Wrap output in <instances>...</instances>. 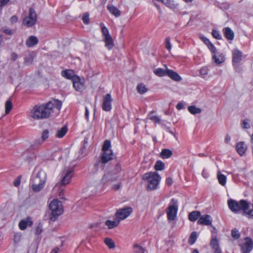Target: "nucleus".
<instances>
[{
    "label": "nucleus",
    "instance_id": "1",
    "mask_svg": "<svg viewBox=\"0 0 253 253\" xmlns=\"http://www.w3.org/2000/svg\"><path fill=\"white\" fill-rule=\"evenodd\" d=\"M62 105L61 101L53 99L46 104L36 105L30 112L29 116L37 120L47 118L54 111H57L58 113Z\"/></svg>",
    "mask_w": 253,
    "mask_h": 253
},
{
    "label": "nucleus",
    "instance_id": "2",
    "mask_svg": "<svg viewBox=\"0 0 253 253\" xmlns=\"http://www.w3.org/2000/svg\"><path fill=\"white\" fill-rule=\"evenodd\" d=\"M228 205L232 211L236 212L242 210L243 214L246 215L248 218H253V204L249 203L244 200L238 202L230 199L228 201Z\"/></svg>",
    "mask_w": 253,
    "mask_h": 253
},
{
    "label": "nucleus",
    "instance_id": "3",
    "mask_svg": "<svg viewBox=\"0 0 253 253\" xmlns=\"http://www.w3.org/2000/svg\"><path fill=\"white\" fill-rule=\"evenodd\" d=\"M143 180L147 183L148 190H153L157 188L161 176L156 172H150L142 175Z\"/></svg>",
    "mask_w": 253,
    "mask_h": 253
},
{
    "label": "nucleus",
    "instance_id": "4",
    "mask_svg": "<svg viewBox=\"0 0 253 253\" xmlns=\"http://www.w3.org/2000/svg\"><path fill=\"white\" fill-rule=\"evenodd\" d=\"M46 179V173L40 170L33 179L32 188L34 192H39L44 187Z\"/></svg>",
    "mask_w": 253,
    "mask_h": 253
},
{
    "label": "nucleus",
    "instance_id": "5",
    "mask_svg": "<svg viewBox=\"0 0 253 253\" xmlns=\"http://www.w3.org/2000/svg\"><path fill=\"white\" fill-rule=\"evenodd\" d=\"M49 209L51 211L50 219L55 221L56 218L63 212V207L61 202L54 199L49 204Z\"/></svg>",
    "mask_w": 253,
    "mask_h": 253
},
{
    "label": "nucleus",
    "instance_id": "6",
    "mask_svg": "<svg viewBox=\"0 0 253 253\" xmlns=\"http://www.w3.org/2000/svg\"><path fill=\"white\" fill-rule=\"evenodd\" d=\"M111 147V142L109 140H106L104 141L102 151L103 154L101 156V163L106 164L113 159V152Z\"/></svg>",
    "mask_w": 253,
    "mask_h": 253
},
{
    "label": "nucleus",
    "instance_id": "7",
    "mask_svg": "<svg viewBox=\"0 0 253 253\" xmlns=\"http://www.w3.org/2000/svg\"><path fill=\"white\" fill-rule=\"evenodd\" d=\"M178 210V205L177 200L172 199L169 204L167 210L168 219L169 220L175 219Z\"/></svg>",
    "mask_w": 253,
    "mask_h": 253
},
{
    "label": "nucleus",
    "instance_id": "8",
    "mask_svg": "<svg viewBox=\"0 0 253 253\" xmlns=\"http://www.w3.org/2000/svg\"><path fill=\"white\" fill-rule=\"evenodd\" d=\"M37 19V14L34 9L30 8L28 15L23 20V24L27 27H31L35 24Z\"/></svg>",
    "mask_w": 253,
    "mask_h": 253
},
{
    "label": "nucleus",
    "instance_id": "9",
    "mask_svg": "<svg viewBox=\"0 0 253 253\" xmlns=\"http://www.w3.org/2000/svg\"><path fill=\"white\" fill-rule=\"evenodd\" d=\"M242 253H250L253 248V242L250 237H246L240 245Z\"/></svg>",
    "mask_w": 253,
    "mask_h": 253
},
{
    "label": "nucleus",
    "instance_id": "10",
    "mask_svg": "<svg viewBox=\"0 0 253 253\" xmlns=\"http://www.w3.org/2000/svg\"><path fill=\"white\" fill-rule=\"evenodd\" d=\"M132 212V209L131 207H126L118 210L116 213V216L119 220H124Z\"/></svg>",
    "mask_w": 253,
    "mask_h": 253
},
{
    "label": "nucleus",
    "instance_id": "11",
    "mask_svg": "<svg viewBox=\"0 0 253 253\" xmlns=\"http://www.w3.org/2000/svg\"><path fill=\"white\" fill-rule=\"evenodd\" d=\"M113 99L110 94L108 93L104 96L102 105V109L106 112L110 111L112 109Z\"/></svg>",
    "mask_w": 253,
    "mask_h": 253
},
{
    "label": "nucleus",
    "instance_id": "12",
    "mask_svg": "<svg viewBox=\"0 0 253 253\" xmlns=\"http://www.w3.org/2000/svg\"><path fill=\"white\" fill-rule=\"evenodd\" d=\"M242 52L237 48H235L232 51V63L234 66L241 62L242 59Z\"/></svg>",
    "mask_w": 253,
    "mask_h": 253
},
{
    "label": "nucleus",
    "instance_id": "13",
    "mask_svg": "<svg viewBox=\"0 0 253 253\" xmlns=\"http://www.w3.org/2000/svg\"><path fill=\"white\" fill-rule=\"evenodd\" d=\"M73 175V170L71 169H67L63 174L61 183L63 185L69 184Z\"/></svg>",
    "mask_w": 253,
    "mask_h": 253
},
{
    "label": "nucleus",
    "instance_id": "14",
    "mask_svg": "<svg viewBox=\"0 0 253 253\" xmlns=\"http://www.w3.org/2000/svg\"><path fill=\"white\" fill-rule=\"evenodd\" d=\"M198 224L210 225L212 223V218L210 215H204L200 217L197 222Z\"/></svg>",
    "mask_w": 253,
    "mask_h": 253
},
{
    "label": "nucleus",
    "instance_id": "15",
    "mask_svg": "<svg viewBox=\"0 0 253 253\" xmlns=\"http://www.w3.org/2000/svg\"><path fill=\"white\" fill-rule=\"evenodd\" d=\"M73 84L74 87L77 91H81L84 88V84L81 81V79L79 76L74 79Z\"/></svg>",
    "mask_w": 253,
    "mask_h": 253
},
{
    "label": "nucleus",
    "instance_id": "16",
    "mask_svg": "<svg viewBox=\"0 0 253 253\" xmlns=\"http://www.w3.org/2000/svg\"><path fill=\"white\" fill-rule=\"evenodd\" d=\"M33 221L30 217L21 220L19 223V227L21 230H25L28 226H31L33 225Z\"/></svg>",
    "mask_w": 253,
    "mask_h": 253
},
{
    "label": "nucleus",
    "instance_id": "17",
    "mask_svg": "<svg viewBox=\"0 0 253 253\" xmlns=\"http://www.w3.org/2000/svg\"><path fill=\"white\" fill-rule=\"evenodd\" d=\"M61 75L67 79L72 80L73 81L75 77H77L75 72L72 70H63L61 72Z\"/></svg>",
    "mask_w": 253,
    "mask_h": 253
},
{
    "label": "nucleus",
    "instance_id": "18",
    "mask_svg": "<svg viewBox=\"0 0 253 253\" xmlns=\"http://www.w3.org/2000/svg\"><path fill=\"white\" fill-rule=\"evenodd\" d=\"M39 42L38 38L34 36H31L27 40L26 42V45L29 47H32L36 45Z\"/></svg>",
    "mask_w": 253,
    "mask_h": 253
},
{
    "label": "nucleus",
    "instance_id": "19",
    "mask_svg": "<svg viewBox=\"0 0 253 253\" xmlns=\"http://www.w3.org/2000/svg\"><path fill=\"white\" fill-rule=\"evenodd\" d=\"M236 149L240 156H243L247 150V147L243 141L238 142L236 145Z\"/></svg>",
    "mask_w": 253,
    "mask_h": 253
},
{
    "label": "nucleus",
    "instance_id": "20",
    "mask_svg": "<svg viewBox=\"0 0 253 253\" xmlns=\"http://www.w3.org/2000/svg\"><path fill=\"white\" fill-rule=\"evenodd\" d=\"M167 76L176 82L180 81L181 80V77L176 72L171 70L167 69Z\"/></svg>",
    "mask_w": 253,
    "mask_h": 253
},
{
    "label": "nucleus",
    "instance_id": "21",
    "mask_svg": "<svg viewBox=\"0 0 253 253\" xmlns=\"http://www.w3.org/2000/svg\"><path fill=\"white\" fill-rule=\"evenodd\" d=\"M115 175L116 172H114L113 174H112L110 172H107L104 174L102 178V180L104 182H106L109 180H115L118 178V176H116Z\"/></svg>",
    "mask_w": 253,
    "mask_h": 253
},
{
    "label": "nucleus",
    "instance_id": "22",
    "mask_svg": "<svg viewBox=\"0 0 253 253\" xmlns=\"http://www.w3.org/2000/svg\"><path fill=\"white\" fill-rule=\"evenodd\" d=\"M119 223V220L116 219L113 221L111 220H107L105 221V224L106 226H107L109 229H112L118 226Z\"/></svg>",
    "mask_w": 253,
    "mask_h": 253
},
{
    "label": "nucleus",
    "instance_id": "23",
    "mask_svg": "<svg viewBox=\"0 0 253 253\" xmlns=\"http://www.w3.org/2000/svg\"><path fill=\"white\" fill-rule=\"evenodd\" d=\"M223 33L226 38L228 40H232L234 38L233 31L229 27H226L223 29Z\"/></svg>",
    "mask_w": 253,
    "mask_h": 253
},
{
    "label": "nucleus",
    "instance_id": "24",
    "mask_svg": "<svg viewBox=\"0 0 253 253\" xmlns=\"http://www.w3.org/2000/svg\"><path fill=\"white\" fill-rule=\"evenodd\" d=\"M212 58L216 64H221L224 62L225 60L224 56L221 53H217V54L213 55Z\"/></svg>",
    "mask_w": 253,
    "mask_h": 253
},
{
    "label": "nucleus",
    "instance_id": "25",
    "mask_svg": "<svg viewBox=\"0 0 253 253\" xmlns=\"http://www.w3.org/2000/svg\"><path fill=\"white\" fill-rule=\"evenodd\" d=\"M106 47L109 49H111L114 46V42L111 36L105 37L103 39Z\"/></svg>",
    "mask_w": 253,
    "mask_h": 253
},
{
    "label": "nucleus",
    "instance_id": "26",
    "mask_svg": "<svg viewBox=\"0 0 253 253\" xmlns=\"http://www.w3.org/2000/svg\"><path fill=\"white\" fill-rule=\"evenodd\" d=\"M35 57V54L33 52H30L27 54L24 58V64L26 65H31Z\"/></svg>",
    "mask_w": 253,
    "mask_h": 253
},
{
    "label": "nucleus",
    "instance_id": "27",
    "mask_svg": "<svg viewBox=\"0 0 253 253\" xmlns=\"http://www.w3.org/2000/svg\"><path fill=\"white\" fill-rule=\"evenodd\" d=\"M217 177L219 183L222 186H225L226 183V176L222 174L220 171H218L217 173Z\"/></svg>",
    "mask_w": 253,
    "mask_h": 253
},
{
    "label": "nucleus",
    "instance_id": "28",
    "mask_svg": "<svg viewBox=\"0 0 253 253\" xmlns=\"http://www.w3.org/2000/svg\"><path fill=\"white\" fill-rule=\"evenodd\" d=\"M201 212L199 211H193L190 212L188 216L189 219L191 221H196L201 216Z\"/></svg>",
    "mask_w": 253,
    "mask_h": 253
},
{
    "label": "nucleus",
    "instance_id": "29",
    "mask_svg": "<svg viewBox=\"0 0 253 253\" xmlns=\"http://www.w3.org/2000/svg\"><path fill=\"white\" fill-rule=\"evenodd\" d=\"M109 11L116 17H119L120 15V11L113 5H109L107 6Z\"/></svg>",
    "mask_w": 253,
    "mask_h": 253
},
{
    "label": "nucleus",
    "instance_id": "30",
    "mask_svg": "<svg viewBox=\"0 0 253 253\" xmlns=\"http://www.w3.org/2000/svg\"><path fill=\"white\" fill-rule=\"evenodd\" d=\"M104 242L105 245L110 249H114L116 247L115 243L114 241L110 238H106L104 239Z\"/></svg>",
    "mask_w": 253,
    "mask_h": 253
},
{
    "label": "nucleus",
    "instance_id": "31",
    "mask_svg": "<svg viewBox=\"0 0 253 253\" xmlns=\"http://www.w3.org/2000/svg\"><path fill=\"white\" fill-rule=\"evenodd\" d=\"M67 131L68 127L66 126H64L57 131L56 136L58 138H62L66 134Z\"/></svg>",
    "mask_w": 253,
    "mask_h": 253
},
{
    "label": "nucleus",
    "instance_id": "32",
    "mask_svg": "<svg viewBox=\"0 0 253 253\" xmlns=\"http://www.w3.org/2000/svg\"><path fill=\"white\" fill-rule=\"evenodd\" d=\"M172 152L171 150L167 149L162 150L160 153V156L163 159H168L171 156Z\"/></svg>",
    "mask_w": 253,
    "mask_h": 253
},
{
    "label": "nucleus",
    "instance_id": "33",
    "mask_svg": "<svg viewBox=\"0 0 253 253\" xmlns=\"http://www.w3.org/2000/svg\"><path fill=\"white\" fill-rule=\"evenodd\" d=\"M148 118L155 123L160 124L161 122L160 117L154 115V112H151L149 114Z\"/></svg>",
    "mask_w": 253,
    "mask_h": 253
},
{
    "label": "nucleus",
    "instance_id": "34",
    "mask_svg": "<svg viewBox=\"0 0 253 253\" xmlns=\"http://www.w3.org/2000/svg\"><path fill=\"white\" fill-rule=\"evenodd\" d=\"M188 110L189 112L193 115L200 114L202 112V110L200 108H197L194 105L189 106Z\"/></svg>",
    "mask_w": 253,
    "mask_h": 253
},
{
    "label": "nucleus",
    "instance_id": "35",
    "mask_svg": "<svg viewBox=\"0 0 253 253\" xmlns=\"http://www.w3.org/2000/svg\"><path fill=\"white\" fill-rule=\"evenodd\" d=\"M252 125V121L250 119H246L242 122V127L245 129H249L251 127Z\"/></svg>",
    "mask_w": 253,
    "mask_h": 253
},
{
    "label": "nucleus",
    "instance_id": "36",
    "mask_svg": "<svg viewBox=\"0 0 253 253\" xmlns=\"http://www.w3.org/2000/svg\"><path fill=\"white\" fill-rule=\"evenodd\" d=\"M167 69H168L165 70L162 68H157L154 70V73L159 77L167 76Z\"/></svg>",
    "mask_w": 253,
    "mask_h": 253
},
{
    "label": "nucleus",
    "instance_id": "37",
    "mask_svg": "<svg viewBox=\"0 0 253 253\" xmlns=\"http://www.w3.org/2000/svg\"><path fill=\"white\" fill-rule=\"evenodd\" d=\"M136 89L137 91L140 94H144L148 91V88L143 84H138Z\"/></svg>",
    "mask_w": 253,
    "mask_h": 253
},
{
    "label": "nucleus",
    "instance_id": "38",
    "mask_svg": "<svg viewBox=\"0 0 253 253\" xmlns=\"http://www.w3.org/2000/svg\"><path fill=\"white\" fill-rule=\"evenodd\" d=\"M210 245L213 249L219 248L218 241L215 236H212Z\"/></svg>",
    "mask_w": 253,
    "mask_h": 253
},
{
    "label": "nucleus",
    "instance_id": "39",
    "mask_svg": "<svg viewBox=\"0 0 253 253\" xmlns=\"http://www.w3.org/2000/svg\"><path fill=\"white\" fill-rule=\"evenodd\" d=\"M100 27L101 28V31L102 33V36L103 37V39L105 37H108L111 36L110 34H109L108 29L104 25L103 23L100 24Z\"/></svg>",
    "mask_w": 253,
    "mask_h": 253
},
{
    "label": "nucleus",
    "instance_id": "40",
    "mask_svg": "<svg viewBox=\"0 0 253 253\" xmlns=\"http://www.w3.org/2000/svg\"><path fill=\"white\" fill-rule=\"evenodd\" d=\"M197 238V234L196 232H192L189 237L188 242L190 244H193L196 241Z\"/></svg>",
    "mask_w": 253,
    "mask_h": 253
},
{
    "label": "nucleus",
    "instance_id": "41",
    "mask_svg": "<svg viewBox=\"0 0 253 253\" xmlns=\"http://www.w3.org/2000/svg\"><path fill=\"white\" fill-rule=\"evenodd\" d=\"M12 108V104L10 100L6 101L5 104V112L8 114Z\"/></svg>",
    "mask_w": 253,
    "mask_h": 253
},
{
    "label": "nucleus",
    "instance_id": "42",
    "mask_svg": "<svg viewBox=\"0 0 253 253\" xmlns=\"http://www.w3.org/2000/svg\"><path fill=\"white\" fill-rule=\"evenodd\" d=\"M165 168V164L163 162L161 161H158L156 162L155 165V169L156 170H162Z\"/></svg>",
    "mask_w": 253,
    "mask_h": 253
},
{
    "label": "nucleus",
    "instance_id": "43",
    "mask_svg": "<svg viewBox=\"0 0 253 253\" xmlns=\"http://www.w3.org/2000/svg\"><path fill=\"white\" fill-rule=\"evenodd\" d=\"M231 236L234 239L237 240L240 238V233L237 229L235 228L231 231Z\"/></svg>",
    "mask_w": 253,
    "mask_h": 253
},
{
    "label": "nucleus",
    "instance_id": "44",
    "mask_svg": "<svg viewBox=\"0 0 253 253\" xmlns=\"http://www.w3.org/2000/svg\"><path fill=\"white\" fill-rule=\"evenodd\" d=\"M36 235H39L42 232V226L41 223H39L36 227Z\"/></svg>",
    "mask_w": 253,
    "mask_h": 253
},
{
    "label": "nucleus",
    "instance_id": "45",
    "mask_svg": "<svg viewBox=\"0 0 253 253\" xmlns=\"http://www.w3.org/2000/svg\"><path fill=\"white\" fill-rule=\"evenodd\" d=\"M161 2L170 8H173L174 6L173 1L170 0H162Z\"/></svg>",
    "mask_w": 253,
    "mask_h": 253
},
{
    "label": "nucleus",
    "instance_id": "46",
    "mask_svg": "<svg viewBox=\"0 0 253 253\" xmlns=\"http://www.w3.org/2000/svg\"><path fill=\"white\" fill-rule=\"evenodd\" d=\"M134 252L136 253H145L144 250L140 246L135 245L134 246Z\"/></svg>",
    "mask_w": 253,
    "mask_h": 253
},
{
    "label": "nucleus",
    "instance_id": "47",
    "mask_svg": "<svg viewBox=\"0 0 253 253\" xmlns=\"http://www.w3.org/2000/svg\"><path fill=\"white\" fill-rule=\"evenodd\" d=\"M83 21L85 24H88L89 23V15L87 13H85L84 14L83 17Z\"/></svg>",
    "mask_w": 253,
    "mask_h": 253
},
{
    "label": "nucleus",
    "instance_id": "48",
    "mask_svg": "<svg viewBox=\"0 0 253 253\" xmlns=\"http://www.w3.org/2000/svg\"><path fill=\"white\" fill-rule=\"evenodd\" d=\"M166 48L169 51L171 49V44L170 42L169 37H167L166 39Z\"/></svg>",
    "mask_w": 253,
    "mask_h": 253
},
{
    "label": "nucleus",
    "instance_id": "49",
    "mask_svg": "<svg viewBox=\"0 0 253 253\" xmlns=\"http://www.w3.org/2000/svg\"><path fill=\"white\" fill-rule=\"evenodd\" d=\"M212 35L216 39H220L221 38V36L219 33V32L216 30H213L212 31Z\"/></svg>",
    "mask_w": 253,
    "mask_h": 253
},
{
    "label": "nucleus",
    "instance_id": "50",
    "mask_svg": "<svg viewBox=\"0 0 253 253\" xmlns=\"http://www.w3.org/2000/svg\"><path fill=\"white\" fill-rule=\"evenodd\" d=\"M49 135V131L47 130H44L42 136V141L45 140L48 137Z\"/></svg>",
    "mask_w": 253,
    "mask_h": 253
},
{
    "label": "nucleus",
    "instance_id": "51",
    "mask_svg": "<svg viewBox=\"0 0 253 253\" xmlns=\"http://www.w3.org/2000/svg\"><path fill=\"white\" fill-rule=\"evenodd\" d=\"M209 49L212 52L215 53L216 50L215 47L213 45L212 43H211L208 46Z\"/></svg>",
    "mask_w": 253,
    "mask_h": 253
},
{
    "label": "nucleus",
    "instance_id": "52",
    "mask_svg": "<svg viewBox=\"0 0 253 253\" xmlns=\"http://www.w3.org/2000/svg\"><path fill=\"white\" fill-rule=\"evenodd\" d=\"M200 73L202 75H207L208 74V70L207 68H202L200 70Z\"/></svg>",
    "mask_w": 253,
    "mask_h": 253
},
{
    "label": "nucleus",
    "instance_id": "53",
    "mask_svg": "<svg viewBox=\"0 0 253 253\" xmlns=\"http://www.w3.org/2000/svg\"><path fill=\"white\" fill-rule=\"evenodd\" d=\"M9 1L10 0H0V7L5 6Z\"/></svg>",
    "mask_w": 253,
    "mask_h": 253
},
{
    "label": "nucleus",
    "instance_id": "54",
    "mask_svg": "<svg viewBox=\"0 0 253 253\" xmlns=\"http://www.w3.org/2000/svg\"><path fill=\"white\" fill-rule=\"evenodd\" d=\"M18 55L17 54H16V53H12V54H11V59L15 61L17 60V59L18 58Z\"/></svg>",
    "mask_w": 253,
    "mask_h": 253
},
{
    "label": "nucleus",
    "instance_id": "55",
    "mask_svg": "<svg viewBox=\"0 0 253 253\" xmlns=\"http://www.w3.org/2000/svg\"><path fill=\"white\" fill-rule=\"evenodd\" d=\"M172 179L171 178L169 177L166 179V183L167 185L170 186L172 185Z\"/></svg>",
    "mask_w": 253,
    "mask_h": 253
},
{
    "label": "nucleus",
    "instance_id": "56",
    "mask_svg": "<svg viewBox=\"0 0 253 253\" xmlns=\"http://www.w3.org/2000/svg\"><path fill=\"white\" fill-rule=\"evenodd\" d=\"M231 140V137L228 134H226L225 136V138L224 139L225 143L228 144L229 143L230 141Z\"/></svg>",
    "mask_w": 253,
    "mask_h": 253
},
{
    "label": "nucleus",
    "instance_id": "57",
    "mask_svg": "<svg viewBox=\"0 0 253 253\" xmlns=\"http://www.w3.org/2000/svg\"><path fill=\"white\" fill-rule=\"evenodd\" d=\"M60 251V247H55L52 250L51 253H58Z\"/></svg>",
    "mask_w": 253,
    "mask_h": 253
},
{
    "label": "nucleus",
    "instance_id": "58",
    "mask_svg": "<svg viewBox=\"0 0 253 253\" xmlns=\"http://www.w3.org/2000/svg\"><path fill=\"white\" fill-rule=\"evenodd\" d=\"M176 108L177 110H180L183 108V105L182 103L179 102L177 104Z\"/></svg>",
    "mask_w": 253,
    "mask_h": 253
},
{
    "label": "nucleus",
    "instance_id": "59",
    "mask_svg": "<svg viewBox=\"0 0 253 253\" xmlns=\"http://www.w3.org/2000/svg\"><path fill=\"white\" fill-rule=\"evenodd\" d=\"M10 21L12 23H15L17 21V17L16 16H13L11 17Z\"/></svg>",
    "mask_w": 253,
    "mask_h": 253
},
{
    "label": "nucleus",
    "instance_id": "60",
    "mask_svg": "<svg viewBox=\"0 0 253 253\" xmlns=\"http://www.w3.org/2000/svg\"><path fill=\"white\" fill-rule=\"evenodd\" d=\"M63 192L64 189H61L60 191L59 192V196L61 199H64L63 196Z\"/></svg>",
    "mask_w": 253,
    "mask_h": 253
},
{
    "label": "nucleus",
    "instance_id": "61",
    "mask_svg": "<svg viewBox=\"0 0 253 253\" xmlns=\"http://www.w3.org/2000/svg\"><path fill=\"white\" fill-rule=\"evenodd\" d=\"M120 187V184H115L113 186V189L114 190H118Z\"/></svg>",
    "mask_w": 253,
    "mask_h": 253
},
{
    "label": "nucleus",
    "instance_id": "62",
    "mask_svg": "<svg viewBox=\"0 0 253 253\" xmlns=\"http://www.w3.org/2000/svg\"><path fill=\"white\" fill-rule=\"evenodd\" d=\"M4 33L7 35H11L12 34V32L10 29H5L4 31Z\"/></svg>",
    "mask_w": 253,
    "mask_h": 253
},
{
    "label": "nucleus",
    "instance_id": "63",
    "mask_svg": "<svg viewBox=\"0 0 253 253\" xmlns=\"http://www.w3.org/2000/svg\"><path fill=\"white\" fill-rule=\"evenodd\" d=\"M214 250V253H222L221 249L220 248H216L213 249Z\"/></svg>",
    "mask_w": 253,
    "mask_h": 253
},
{
    "label": "nucleus",
    "instance_id": "64",
    "mask_svg": "<svg viewBox=\"0 0 253 253\" xmlns=\"http://www.w3.org/2000/svg\"><path fill=\"white\" fill-rule=\"evenodd\" d=\"M202 175L205 178H207V177L208 176V175L207 173L206 172V170L205 169H204L203 170Z\"/></svg>",
    "mask_w": 253,
    "mask_h": 253
}]
</instances>
